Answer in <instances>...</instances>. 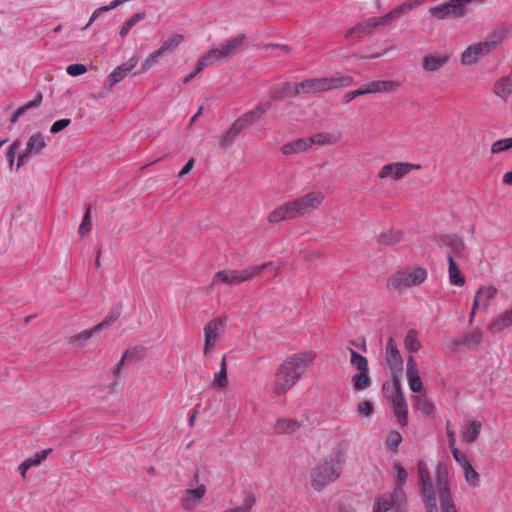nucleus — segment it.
Listing matches in <instances>:
<instances>
[{
	"label": "nucleus",
	"mask_w": 512,
	"mask_h": 512,
	"mask_svg": "<svg viewBox=\"0 0 512 512\" xmlns=\"http://www.w3.org/2000/svg\"><path fill=\"white\" fill-rule=\"evenodd\" d=\"M406 375H407V379L408 380L420 378L419 370H418V367H417V363H416V360L414 359L413 356H409L407 358V362H406Z\"/></svg>",
	"instance_id": "obj_48"
},
{
	"label": "nucleus",
	"mask_w": 512,
	"mask_h": 512,
	"mask_svg": "<svg viewBox=\"0 0 512 512\" xmlns=\"http://www.w3.org/2000/svg\"><path fill=\"white\" fill-rule=\"evenodd\" d=\"M371 28L367 20L357 24L355 27L347 30L345 32V38L347 40H358L365 35L371 34Z\"/></svg>",
	"instance_id": "obj_34"
},
{
	"label": "nucleus",
	"mask_w": 512,
	"mask_h": 512,
	"mask_svg": "<svg viewBox=\"0 0 512 512\" xmlns=\"http://www.w3.org/2000/svg\"><path fill=\"white\" fill-rule=\"evenodd\" d=\"M401 442H402V436L398 431L390 432L386 439L387 447L393 452H395L397 450V448Z\"/></svg>",
	"instance_id": "obj_50"
},
{
	"label": "nucleus",
	"mask_w": 512,
	"mask_h": 512,
	"mask_svg": "<svg viewBox=\"0 0 512 512\" xmlns=\"http://www.w3.org/2000/svg\"><path fill=\"white\" fill-rule=\"evenodd\" d=\"M512 148V137L495 141L491 146L492 154H499Z\"/></svg>",
	"instance_id": "obj_47"
},
{
	"label": "nucleus",
	"mask_w": 512,
	"mask_h": 512,
	"mask_svg": "<svg viewBox=\"0 0 512 512\" xmlns=\"http://www.w3.org/2000/svg\"><path fill=\"white\" fill-rule=\"evenodd\" d=\"M421 168L422 166L420 164L409 162H391L383 165L379 169L377 177L380 180L391 179L397 182L408 175L412 170H420Z\"/></svg>",
	"instance_id": "obj_11"
},
{
	"label": "nucleus",
	"mask_w": 512,
	"mask_h": 512,
	"mask_svg": "<svg viewBox=\"0 0 512 512\" xmlns=\"http://www.w3.org/2000/svg\"><path fill=\"white\" fill-rule=\"evenodd\" d=\"M512 325V308L493 321L488 329L492 333H498Z\"/></svg>",
	"instance_id": "obj_35"
},
{
	"label": "nucleus",
	"mask_w": 512,
	"mask_h": 512,
	"mask_svg": "<svg viewBox=\"0 0 512 512\" xmlns=\"http://www.w3.org/2000/svg\"><path fill=\"white\" fill-rule=\"evenodd\" d=\"M408 384H409L411 391H413L415 393L424 392L423 383L420 378L410 379V380H408Z\"/></svg>",
	"instance_id": "obj_63"
},
{
	"label": "nucleus",
	"mask_w": 512,
	"mask_h": 512,
	"mask_svg": "<svg viewBox=\"0 0 512 512\" xmlns=\"http://www.w3.org/2000/svg\"><path fill=\"white\" fill-rule=\"evenodd\" d=\"M417 474L420 496L426 512H439L437 494L441 512H457L450 489V472L445 463L437 464L433 480L425 461L419 460Z\"/></svg>",
	"instance_id": "obj_1"
},
{
	"label": "nucleus",
	"mask_w": 512,
	"mask_h": 512,
	"mask_svg": "<svg viewBox=\"0 0 512 512\" xmlns=\"http://www.w3.org/2000/svg\"><path fill=\"white\" fill-rule=\"evenodd\" d=\"M315 359V352L303 351L292 354L283 360L274 375L271 386L273 394L282 396L294 387L304 377Z\"/></svg>",
	"instance_id": "obj_2"
},
{
	"label": "nucleus",
	"mask_w": 512,
	"mask_h": 512,
	"mask_svg": "<svg viewBox=\"0 0 512 512\" xmlns=\"http://www.w3.org/2000/svg\"><path fill=\"white\" fill-rule=\"evenodd\" d=\"M68 75L75 77L87 72V67L84 64H72L66 69Z\"/></svg>",
	"instance_id": "obj_55"
},
{
	"label": "nucleus",
	"mask_w": 512,
	"mask_h": 512,
	"mask_svg": "<svg viewBox=\"0 0 512 512\" xmlns=\"http://www.w3.org/2000/svg\"><path fill=\"white\" fill-rule=\"evenodd\" d=\"M137 64L135 59H130L128 64L116 67L108 76L110 86H114L122 81L127 73L131 71Z\"/></svg>",
	"instance_id": "obj_27"
},
{
	"label": "nucleus",
	"mask_w": 512,
	"mask_h": 512,
	"mask_svg": "<svg viewBox=\"0 0 512 512\" xmlns=\"http://www.w3.org/2000/svg\"><path fill=\"white\" fill-rule=\"evenodd\" d=\"M91 228V220H90V208H88L83 216L82 222L79 226L78 233L80 236L86 235Z\"/></svg>",
	"instance_id": "obj_52"
},
{
	"label": "nucleus",
	"mask_w": 512,
	"mask_h": 512,
	"mask_svg": "<svg viewBox=\"0 0 512 512\" xmlns=\"http://www.w3.org/2000/svg\"><path fill=\"white\" fill-rule=\"evenodd\" d=\"M353 83V77L349 75L309 78L300 82L304 94H316L333 89L348 87Z\"/></svg>",
	"instance_id": "obj_5"
},
{
	"label": "nucleus",
	"mask_w": 512,
	"mask_h": 512,
	"mask_svg": "<svg viewBox=\"0 0 512 512\" xmlns=\"http://www.w3.org/2000/svg\"><path fill=\"white\" fill-rule=\"evenodd\" d=\"M41 101H42V94L39 92L36 94V97L34 100L27 102L26 104L20 106L19 108L23 109V113H25L27 110H29L33 107H38L40 105Z\"/></svg>",
	"instance_id": "obj_62"
},
{
	"label": "nucleus",
	"mask_w": 512,
	"mask_h": 512,
	"mask_svg": "<svg viewBox=\"0 0 512 512\" xmlns=\"http://www.w3.org/2000/svg\"><path fill=\"white\" fill-rule=\"evenodd\" d=\"M71 121L70 119H60V120H57L55 121L51 128H50V132L51 133H58L60 131H62L63 129H65L66 127H68L70 125Z\"/></svg>",
	"instance_id": "obj_58"
},
{
	"label": "nucleus",
	"mask_w": 512,
	"mask_h": 512,
	"mask_svg": "<svg viewBox=\"0 0 512 512\" xmlns=\"http://www.w3.org/2000/svg\"><path fill=\"white\" fill-rule=\"evenodd\" d=\"M403 499L404 492L400 487H397L393 494L377 498L373 512H389L394 506L399 507L400 503L397 502H401Z\"/></svg>",
	"instance_id": "obj_14"
},
{
	"label": "nucleus",
	"mask_w": 512,
	"mask_h": 512,
	"mask_svg": "<svg viewBox=\"0 0 512 512\" xmlns=\"http://www.w3.org/2000/svg\"><path fill=\"white\" fill-rule=\"evenodd\" d=\"M412 402H413L415 410L419 411L423 415L428 416L434 410L433 404L430 401H428L424 397V395H417V396L412 397Z\"/></svg>",
	"instance_id": "obj_36"
},
{
	"label": "nucleus",
	"mask_w": 512,
	"mask_h": 512,
	"mask_svg": "<svg viewBox=\"0 0 512 512\" xmlns=\"http://www.w3.org/2000/svg\"><path fill=\"white\" fill-rule=\"evenodd\" d=\"M245 127L238 121V119L231 125V127L220 137V145L222 148H228L232 145L234 138L244 129Z\"/></svg>",
	"instance_id": "obj_31"
},
{
	"label": "nucleus",
	"mask_w": 512,
	"mask_h": 512,
	"mask_svg": "<svg viewBox=\"0 0 512 512\" xmlns=\"http://www.w3.org/2000/svg\"><path fill=\"white\" fill-rule=\"evenodd\" d=\"M46 147V142L42 133L37 132L33 134L27 144L25 150L31 154H39Z\"/></svg>",
	"instance_id": "obj_33"
},
{
	"label": "nucleus",
	"mask_w": 512,
	"mask_h": 512,
	"mask_svg": "<svg viewBox=\"0 0 512 512\" xmlns=\"http://www.w3.org/2000/svg\"><path fill=\"white\" fill-rule=\"evenodd\" d=\"M391 402L398 423L401 426H406L408 422V405L399 380L394 381Z\"/></svg>",
	"instance_id": "obj_13"
},
{
	"label": "nucleus",
	"mask_w": 512,
	"mask_h": 512,
	"mask_svg": "<svg viewBox=\"0 0 512 512\" xmlns=\"http://www.w3.org/2000/svg\"><path fill=\"white\" fill-rule=\"evenodd\" d=\"M482 429V423L479 420H472L467 423L461 432V438L465 443L473 444L477 441Z\"/></svg>",
	"instance_id": "obj_25"
},
{
	"label": "nucleus",
	"mask_w": 512,
	"mask_h": 512,
	"mask_svg": "<svg viewBox=\"0 0 512 512\" xmlns=\"http://www.w3.org/2000/svg\"><path fill=\"white\" fill-rule=\"evenodd\" d=\"M325 196L321 191H310L294 200H291L297 217L311 214L319 209Z\"/></svg>",
	"instance_id": "obj_9"
},
{
	"label": "nucleus",
	"mask_w": 512,
	"mask_h": 512,
	"mask_svg": "<svg viewBox=\"0 0 512 512\" xmlns=\"http://www.w3.org/2000/svg\"><path fill=\"white\" fill-rule=\"evenodd\" d=\"M343 462L344 456L337 454L316 465L310 472L311 486L320 492L328 484L335 482L341 475Z\"/></svg>",
	"instance_id": "obj_4"
},
{
	"label": "nucleus",
	"mask_w": 512,
	"mask_h": 512,
	"mask_svg": "<svg viewBox=\"0 0 512 512\" xmlns=\"http://www.w3.org/2000/svg\"><path fill=\"white\" fill-rule=\"evenodd\" d=\"M311 147V141L310 138H300L296 141L287 143L282 146L281 151L284 155H291L295 153H300L303 151H306L308 148Z\"/></svg>",
	"instance_id": "obj_28"
},
{
	"label": "nucleus",
	"mask_w": 512,
	"mask_h": 512,
	"mask_svg": "<svg viewBox=\"0 0 512 512\" xmlns=\"http://www.w3.org/2000/svg\"><path fill=\"white\" fill-rule=\"evenodd\" d=\"M427 278V272L424 268H415L412 270H402L391 275L386 283L389 290H402L415 285L422 284Z\"/></svg>",
	"instance_id": "obj_6"
},
{
	"label": "nucleus",
	"mask_w": 512,
	"mask_h": 512,
	"mask_svg": "<svg viewBox=\"0 0 512 512\" xmlns=\"http://www.w3.org/2000/svg\"><path fill=\"white\" fill-rule=\"evenodd\" d=\"M404 346L410 352H417L421 348V343L418 339L416 330L411 329L407 332L404 339Z\"/></svg>",
	"instance_id": "obj_40"
},
{
	"label": "nucleus",
	"mask_w": 512,
	"mask_h": 512,
	"mask_svg": "<svg viewBox=\"0 0 512 512\" xmlns=\"http://www.w3.org/2000/svg\"><path fill=\"white\" fill-rule=\"evenodd\" d=\"M357 411L360 415L368 417L373 411V406L369 401H362L358 405Z\"/></svg>",
	"instance_id": "obj_59"
},
{
	"label": "nucleus",
	"mask_w": 512,
	"mask_h": 512,
	"mask_svg": "<svg viewBox=\"0 0 512 512\" xmlns=\"http://www.w3.org/2000/svg\"><path fill=\"white\" fill-rule=\"evenodd\" d=\"M183 40H184L183 35L175 34L163 42V44L160 47V50L164 54L167 52H172L175 48H177L182 43Z\"/></svg>",
	"instance_id": "obj_44"
},
{
	"label": "nucleus",
	"mask_w": 512,
	"mask_h": 512,
	"mask_svg": "<svg viewBox=\"0 0 512 512\" xmlns=\"http://www.w3.org/2000/svg\"><path fill=\"white\" fill-rule=\"evenodd\" d=\"M21 142L19 140H15L8 148L6 152V158L9 165L10 170L13 169L14 161H15V153L16 150L20 147Z\"/></svg>",
	"instance_id": "obj_51"
},
{
	"label": "nucleus",
	"mask_w": 512,
	"mask_h": 512,
	"mask_svg": "<svg viewBox=\"0 0 512 512\" xmlns=\"http://www.w3.org/2000/svg\"><path fill=\"white\" fill-rule=\"evenodd\" d=\"M421 4L420 0H409L401 5L397 6L393 10H391L389 13L391 14L392 18L394 20L400 18L402 15L406 14L407 12L413 10L414 8L418 7Z\"/></svg>",
	"instance_id": "obj_37"
},
{
	"label": "nucleus",
	"mask_w": 512,
	"mask_h": 512,
	"mask_svg": "<svg viewBox=\"0 0 512 512\" xmlns=\"http://www.w3.org/2000/svg\"><path fill=\"white\" fill-rule=\"evenodd\" d=\"M449 60L445 54H429L423 58V69L428 72H434L443 67Z\"/></svg>",
	"instance_id": "obj_26"
},
{
	"label": "nucleus",
	"mask_w": 512,
	"mask_h": 512,
	"mask_svg": "<svg viewBox=\"0 0 512 512\" xmlns=\"http://www.w3.org/2000/svg\"><path fill=\"white\" fill-rule=\"evenodd\" d=\"M347 351L351 355V365H353L358 370V373L352 377L354 389L357 391L364 390L370 385V378L368 376V361L366 357L360 355L352 348L348 347Z\"/></svg>",
	"instance_id": "obj_10"
},
{
	"label": "nucleus",
	"mask_w": 512,
	"mask_h": 512,
	"mask_svg": "<svg viewBox=\"0 0 512 512\" xmlns=\"http://www.w3.org/2000/svg\"><path fill=\"white\" fill-rule=\"evenodd\" d=\"M214 382L218 388H226L228 385L226 355L222 357L220 370L214 374Z\"/></svg>",
	"instance_id": "obj_38"
},
{
	"label": "nucleus",
	"mask_w": 512,
	"mask_h": 512,
	"mask_svg": "<svg viewBox=\"0 0 512 512\" xmlns=\"http://www.w3.org/2000/svg\"><path fill=\"white\" fill-rule=\"evenodd\" d=\"M224 329L225 319L220 317L213 318L204 326V356L215 348L217 340L224 333Z\"/></svg>",
	"instance_id": "obj_12"
},
{
	"label": "nucleus",
	"mask_w": 512,
	"mask_h": 512,
	"mask_svg": "<svg viewBox=\"0 0 512 512\" xmlns=\"http://www.w3.org/2000/svg\"><path fill=\"white\" fill-rule=\"evenodd\" d=\"M402 238H403V233L401 231L391 230V231L382 233L379 236V242L382 244L393 245V244L400 242L402 240Z\"/></svg>",
	"instance_id": "obj_42"
},
{
	"label": "nucleus",
	"mask_w": 512,
	"mask_h": 512,
	"mask_svg": "<svg viewBox=\"0 0 512 512\" xmlns=\"http://www.w3.org/2000/svg\"><path fill=\"white\" fill-rule=\"evenodd\" d=\"M394 469L396 470V473H397L396 479H397L398 485H403L408 478V473H407L406 469L404 467H402L399 463L394 464Z\"/></svg>",
	"instance_id": "obj_56"
},
{
	"label": "nucleus",
	"mask_w": 512,
	"mask_h": 512,
	"mask_svg": "<svg viewBox=\"0 0 512 512\" xmlns=\"http://www.w3.org/2000/svg\"><path fill=\"white\" fill-rule=\"evenodd\" d=\"M51 452V449L41 450L36 452L33 456L27 458L25 462L31 468L33 466L39 465L42 461H44L48 454Z\"/></svg>",
	"instance_id": "obj_49"
},
{
	"label": "nucleus",
	"mask_w": 512,
	"mask_h": 512,
	"mask_svg": "<svg viewBox=\"0 0 512 512\" xmlns=\"http://www.w3.org/2000/svg\"><path fill=\"white\" fill-rule=\"evenodd\" d=\"M41 101H42V94L39 92L36 94V97L34 100L27 102L26 104L20 106L19 108L23 109V113H25L27 110H29L33 107H38L40 105Z\"/></svg>",
	"instance_id": "obj_61"
},
{
	"label": "nucleus",
	"mask_w": 512,
	"mask_h": 512,
	"mask_svg": "<svg viewBox=\"0 0 512 512\" xmlns=\"http://www.w3.org/2000/svg\"><path fill=\"white\" fill-rule=\"evenodd\" d=\"M465 481L472 487L479 486V474L471 464L462 468Z\"/></svg>",
	"instance_id": "obj_45"
},
{
	"label": "nucleus",
	"mask_w": 512,
	"mask_h": 512,
	"mask_svg": "<svg viewBox=\"0 0 512 512\" xmlns=\"http://www.w3.org/2000/svg\"><path fill=\"white\" fill-rule=\"evenodd\" d=\"M297 215L291 201L285 202L269 213L267 220L271 224H276L285 220L296 218Z\"/></svg>",
	"instance_id": "obj_17"
},
{
	"label": "nucleus",
	"mask_w": 512,
	"mask_h": 512,
	"mask_svg": "<svg viewBox=\"0 0 512 512\" xmlns=\"http://www.w3.org/2000/svg\"><path fill=\"white\" fill-rule=\"evenodd\" d=\"M480 340H481V332H480V330L477 329V330L472 331L470 334L466 335L463 338V340L459 343L464 344V345H470V344L478 345Z\"/></svg>",
	"instance_id": "obj_53"
},
{
	"label": "nucleus",
	"mask_w": 512,
	"mask_h": 512,
	"mask_svg": "<svg viewBox=\"0 0 512 512\" xmlns=\"http://www.w3.org/2000/svg\"><path fill=\"white\" fill-rule=\"evenodd\" d=\"M472 0H450L438 6L431 7L429 12L437 20L446 18H460L465 15L467 5Z\"/></svg>",
	"instance_id": "obj_8"
},
{
	"label": "nucleus",
	"mask_w": 512,
	"mask_h": 512,
	"mask_svg": "<svg viewBox=\"0 0 512 512\" xmlns=\"http://www.w3.org/2000/svg\"><path fill=\"white\" fill-rule=\"evenodd\" d=\"M302 92L300 82L299 83H291L284 82L278 87H274L270 92V97L272 100L282 99L284 97L294 98L299 96Z\"/></svg>",
	"instance_id": "obj_16"
},
{
	"label": "nucleus",
	"mask_w": 512,
	"mask_h": 512,
	"mask_svg": "<svg viewBox=\"0 0 512 512\" xmlns=\"http://www.w3.org/2000/svg\"><path fill=\"white\" fill-rule=\"evenodd\" d=\"M400 83L394 80H376L369 83L365 88V94L388 93L397 90Z\"/></svg>",
	"instance_id": "obj_20"
},
{
	"label": "nucleus",
	"mask_w": 512,
	"mask_h": 512,
	"mask_svg": "<svg viewBox=\"0 0 512 512\" xmlns=\"http://www.w3.org/2000/svg\"><path fill=\"white\" fill-rule=\"evenodd\" d=\"M393 20L394 19L392 18L390 13L381 17H372L367 19L372 32L375 30L383 29L384 27L388 26Z\"/></svg>",
	"instance_id": "obj_41"
},
{
	"label": "nucleus",
	"mask_w": 512,
	"mask_h": 512,
	"mask_svg": "<svg viewBox=\"0 0 512 512\" xmlns=\"http://www.w3.org/2000/svg\"><path fill=\"white\" fill-rule=\"evenodd\" d=\"M270 106V102L260 103L254 109L239 117L238 121L246 128L254 123L255 120L262 118V116L270 109Z\"/></svg>",
	"instance_id": "obj_21"
},
{
	"label": "nucleus",
	"mask_w": 512,
	"mask_h": 512,
	"mask_svg": "<svg viewBox=\"0 0 512 512\" xmlns=\"http://www.w3.org/2000/svg\"><path fill=\"white\" fill-rule=\"evenodd\" d=\"M265 270L278 272V267L273 262H267L261 265H253L244 269H226L218 271L214 274L211 286L218 284H225L230 286H236L243 282L252 280L255 277H259Z\"/></svg>",
	"instance_id": "obj_3"
},
{
	"label": "nucleus",
	"mask_w": 512,
	"mask_h": 512,
	"mask_svg": "<svg viewBox=\"0 0 512 512\" xmlns=\"http://www.w3.org/2000/svg\"><path fill=\"white\" fill-rule=\"evenodd\" d=\"M230 57L225 52L222 45H220L217 48H213L209 50L207 53H205L201 57V65H213V64H220L228 61Z\"/></svg>",
	"instance_id": "obj_24"
},
{
	"label": "nucleus",
	"mask_w": 512,
	"mask_h": 512,
	"mask_svg": "<svg viewBox=\"0 0 512 512\" xmlns=\"http://www.w3.org/2000/svg\"><path fill=\"white\" fill-rule=\"evenodd\" d=\"M245 40V34H240L237 37L227 40L221 45L223 46L228 56L231 58L232 56L236 55L238 52L243 50Z\"/></svg>",
	"instance_id": "obj_30"
},
{
	"label": "nucleus",
	"mask_w": 512,
	"mask_h": 512,
	"mask_svg": "<svg viewBox=\"0 0 512 512\" xmlns=\"http://www.w3.org/2000/svg\"><path fill=\"white\" fill-rule=\"evenodd\" d=\"M497 293V289L490 286H482L476 292L474 298V308H481L482 310H487L490 306L491 300L495 297Z\"/></svg>",
	"instance_id": "obj_18"
},
{
	"label": "nucleus",
	"mask_w": 512,
	"mask_h": 512,
	"mask_svg": "<svg viewBox=\"0 0 512 512\" xmlns=\"http://www.w3.org/2000/svg\"><path fill=\"white\" fill-rule=\"evenodd\" d=\"M501 40L500 35L494 34L483 42L469 46L461 55L462 64L471 65L476 63L482 56L495 49Z\"/></svg>",
	"instance_id": "obj_7"
},
{
	"label": "nucleus",
	"mask_w": 512,
	"mask_h": 512,
	"mask_svg": "<svg viewBox=\"0 0 512 512\" xmlns=\"http://www.w3.org/2000/svg\"><path fill=\"white\" fill-rule=\"evenodd\" d=\"M116 316L106 317L102 322L95 325L90 329H86L81 331L80 333L74 335L72 337V342L76 345L83 346L85 343L96 333L107 327H109L115 320Z\"/></svg>",
	"instance_id": "obj_15"
},
{
	"label": "nucleus",
	"mask_w": 512,
	"mask_h": 512,
	"mask_svg": "<svg viewBox=\"0 0 512 512\" xmlns=\"http://www.w3.org/2000/svg\"><path fill=\"white\" fill-rule=\"evenodd\" d=\"M206 494V486L204 484L198 485L196 488L187 489L182 498V505L186 509H194L198 505L200 499Z\"/></svg>",
	"instance_id": "obj_19"
},
{
	"label": "nucleus",
	"mask_w": 512,
	"mask_h": 512,
	"mask_svg": "<svg viewBox=\"0 0 512 512\" xmlns=\"http://www.w3.org/2000/svg\"><path fill=\"white\" fill-rule=\"evenodd\" d=\"M300 427V421L295 418H279L274 423V431L276 434L291 435L297 432Z\"/></svg>",
	"instance_id": "obj_22"
},
{
	"label": "nucleus",
	"mask_w": 512,
	"mask_h": 512,
	"mask_svg": "<svg viewBox=\"0 0 512 512\" xmlns=\"http://www.w3.org/2000/svg\"><path fill=\"white\" fill-rule=\"evenodd\" d=\"M207 65H201V58L199 59L196 69L188 74L184 79L183 83L188 84L197 74H199Z\"/></svg>",
	"instance_id": "obj_64"
},
{
	"label": "nucleus",
	"mask_w": 512,
	"mask_h": 512,
	"mask_svg": "<svg viewBox=\"0 0 512 512\" xmlns=\"http://www.w3.org/2000/svg\"><path fill=\"white\" fill-rule=\"evenodd\" d=\"M146 17L144 12L135 13L131 18H129L121 27L119 31V35L123 38L125 37L131 28L139 21L143 20Z\"/></svg>",
	"instance_id": "obj_43"
},
{
	"label": "nucleus",
	"mask_w": 512,
	"mask_h": 512,
	"mask_svg": "<svg viewBox=\"0 0 512 512\" xmlns=\"http://www.w3.org/2000/svg\"><path fill=\"white\" fill-rule=\"evenodd\" d=\"M386 361L391 367H401L402 358L394 339L391 337L386 344Z\"/></svg>",
	"instance_id": "obj_29"
},
{
	"label": "nucleus",
	"mask_w": 512,
	"mask_h": 512,
	"mask_svg": "<svg viewBox=\"0 0 512 512\" xmlns=\"http://www.w3.org/2000/svg\"><path fill=\"white\" fill-rule=\"evenodd\" d=\"M448 273H449V281L452 285L462 287L465 284V277L462 275L460 269L455 263L453 257L451 255L448 256Z\"/></svg>",
	"instance_id": "obj_32"
},
{
	"label": "nucleus",
	"mask_w": 512,
	"mask_h": 512,
	"mask_svg": "<svg viewBox=\"0 0 512 512\" xmlns=\"http://www.w3.org/2000/svg\"><path fill=\"white\" fill-rule=\"evenodd\" d=\"M451 452L453 454L455 461L459 464L461 469L470 464L467 455L461 452L457 447L452 448Z\"/></svg>",
	"instance_id": "obj_54"
},
{
	"label": "nucleus",
	"mask_w": 512,
	"mask_h": 512,
	"mask_svg": "<svg viewBox=\"0 0 512 512\" xmlns=\"http://www.w3.org/2000/svg\"><path fill=\"white\" fill-rule=\"evenodd\" d=\"M255 502H256L255 496L252 494H249L244 498L243 503L241 506H239V508L242 509L243 512H249L252 509V507L254 506Z\"/></svg>",
	"instance_id": "obj_60"
},
{
	"label": "nucleus",
	"mask_w": 512,
	"mask_h": 512,
	"mask_svg": "<svg viewBox=\"0 0 512 512\" xmlns=\"http://www.w3.org/2000/svg\"><path fill=\"white\" fill-rule=\"evenodd\" d=\"M446 431H447L449 448L452 449V448L457 447L455 431L452 427L451 421H449V420L446 421Z\"/></svg>",
	"instance_id": "obj_57"
},
{
	"label": "nucleus",
	"mask_w": 512,
	"mask_h": 512,
	"mask_svg": "<svg viewBox=\"0 0 512 512\" xmlns=\"http://www.w3.org/2000/svg\"><path fill=\"white\" fill-rule=\"evenodd\" d=\"M493 92L499 98L507 101L508 97L512 94V70L508 75L501 77L495 82Z\"/></svg>",
	"instance_id": "obj_23"
},
{
	"label": "nucleus",
	"mask_w": 512,
	"mask_h": 512,
	"mask_svg": "<svg viewBox=\"0 0 512 512\" xmlns=\"http://www.w3.org/2000/svg\"><path fill=\"white\" fill-rule=\"evenodd\" d=\"M162 55H164V53L160 50V48L150 53L143 62L140 72L144 73L149 71L153 65L159 62V58Z\"/></svg>",
	"instance_id": "obj_46"
},
{
	"label": "nucleus",
	"mask_w": 512,
	"mask_h": 512,
	"mask_svg": "<svg viewBox=\"0 0 512 512\" xmlns=\"http://www.w3.org/2000/svg\"><path fill=\"white\" fill-rule=\"evenodd\" d=\"M310 138L312 145H328L335 144L339 140V136L330 133H317Z\"/></svg>",
	"instance_id": "obj_39"
}]
</instances>
